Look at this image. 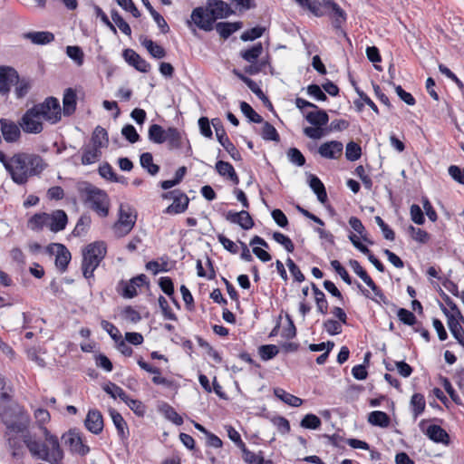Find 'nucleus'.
Returning a JSON list of instances; mask_svg holds the SVG:
<instances>
[{"label":"nucleus","mask_w":464,"mask_h":464,"mask_svg":"<svg viewBox=\"0 0 464 464\" xmlns=\"http://www.w3.org/2000/svg\"><path fill=\"white\" fill-rule=\"evenodd\" d=\"M273 238L278 244L282 245L285 248L286 251L291 253L295 250L294 243L288 237L285 236L284 234H282L280 232H275L273 234Z\"/></svg>","instance_id":"4d7b16f0"},{"label":"nucleus","mask_w":464,"mask_h":464,"mask_svg":"<svg viewBox=\"0 0 464 464\" xmlns=\"http://www.w3.org/2000/svg\"><path fill=\"white\" fill-rule=\"evenodd\" d=\"M411 406L414 418H417L425 410L426 402L424 396L420 393H414L411 399Z\"/></svg>","instance_id":"a19ab883"},{"label":"nucleus","mask_w":464,"mask_h":464,"mask_svg":"<svg viewBox=\"0 0 464 464\" xmlns=\"http://www.w3.org/2000/svg\"><path fill=\"white\" fill-rule=\"evenodd\" d=\"M324 327L325 331L331 335H336L342 333V324L336 320H326L324 323Z\"/></svg>","instance_id":"338daca9"},{"label":"nucleus","mask_w":464,"mask_h":464,"mask_svg":"<svg viewBox=\"0 0 464 464\" xmlns=\"http://www.w3.org/2000/svg\"><path fill=\"white\" fill-rule=\"evenodd\" d=\"M450 176L457 182L464 185V169H461L459 167L451 165L449 167Z\"/></svg>","instance_id":"774afa93"},{"label":"nucleus","mask_w":464,"mask_h":464,"mask_svg":"<svg viewBox=\"0 0 464 464\" xmlns=\"http://www.w3.org/2000/svg\"><path fill=\"white\" fill-rule=\"evenodd\" d=\"M121 317L127 321V322H130V323H138L139 321H140L141 319V316L140 314V313L138 311H136L135 309H133L131 306H126L122 311H121Z\"/></svg>","instance_id":"13d9d810"},{"label":"nucleus","mask_w":464,"mask_h":464,"mask_svg":"<svg viewBox=\"0 0 464 464\" xmlns=\"http://www.w3.org/2000/svg\"><path fill=\"white\" fill-rule=\"evenodd\" d=\"M311 286L314 294L318 312L323 314H326L328 310V303L325 299L324 294L315 285V284L312 283Z\"/></svg>","instance_id":"4c0bfd02"},{"label":"nucleus","mask_w":464,"mask_h":464,"mask_svg":"<svg viewBox=\"0 0 464 464\" xmlns=\"http://www.w3.org/2000/svg\"><path fill=\"white\" fill-rule=\"evenodd\" d=\"M343 143L332 140L323 143L318 150L319 154L325 159H338L343 152Z\"/></svg>","instance_id":"412c9836"},{"label":"nucleus","mask_w":464,"mask_h":464,"mask_svg":"<svg viewBox=\"0 0 464 464\" xmlns=\"http://www.w3.org/2000/svg\"><path fill=\"white\" fill-rule=\"evenodd\" d=\"M37 114L52 124L58 122L62 117L59 101L54 97H48L44 102L35 104L34 107Z\"/></svg>","instance_id":"0eeeda50"},{"label":"nucleus","mask_w":464,"mask_h":464,"mask_svg":"<svg viewBox=\"0 0 464 464\" xmlns=\"http://www.w3.org/2000/svg\"><path fill=\"white\" fill-rule=\"evenodd\" d=\"M397 315L400 321L407 325H414L417 322L414 314L405 308H400L398 310Z\"/></svg>","instance_id":"680f3d73"},{"label":"nucleus","mask_w":464,"mask_h":464,"mask_svg":"<svg viewBox=\"0 0 464 464\" xmlns=\"http://www.w3.org/2000/svg\"><path fill=\"white\" fill-rule=\"evenodd\" d=\"M67 221L66 213L63 210L57 209L49 214L48 227L53 232H59L65 228Z\"/></svg>","instance_id":"5701e85b"},{"label":"nucleus","mask_w":464,"mask_h":464,"mask_svg":"<svg viewBox=\"0 0 464 464\" xmlns=\"http://www.w3.org/2000/svg\"><path fill=\"white\" fill-rule=\"evenodd\" d=\"M77 189L85 206L101 217L108 216L110 199L104 190L88 182L79 183Z\"/></svg>","instance_id":"39448f33"},{"label":"nucleus","mask_w":464,"mask_h":464,"mask_svg":"<svg viewBox=\"0 0 464 464\" xmlns=\"http://www.w3.org/2000/svg\"><path fill=\"white\" fill-rule=\"evenodd\" d=\"M110 416L112 420L114 426L117 429L118 435L121 439H125L128 434V427H127V423L124 420L123 417L121 415V413H119L117 411H115L113 409L110 410Z\"/></svg>","instance_id":"c756f323"},{"label":"nucleus","mask_w":464,"mask_h":464,"mask_svg":"<svg viewBox=\"0 0 464 464\" xmlns=\"http://www.w3.org/2000/svg\"><path fill=\"white\" fill-rule=\"evenodd\" d=\"M20 126L24 132L38 134L43 130L42 118L32 107L21 118Z\"/></svg>","instance_id":"9d476101"},{"label":"nucleus","mask_w":464,"mask_h":464,"mask_svg":"<svg viewBox=\"0 0 464 464\" xmlns=\"http://www.w3.org/2000/svg\"><path fill=\"white\" fill-rule=\"evenodd\" d=\"M136 222V215L128 205H121L119 219L113 226V232L117 237L128 235Z\"/></svg>","instance_id":"6e6552de"},{"label":"nucleus","mask_w":464,"mask_h":464,"mask_svg":"<svg viewBox=\"0 0 464 464\" xmlns=\"http://www.w3.org/2000/svg\"><path fill=\"white\" fill-rule=\"evenodd\" d=\"M86 429L93 434H100L103 429V418L98 410H90L84 420Z\"/></svg>","instance_id":"a211bd4d"},{"label":"nucleus","mask_w":464,"mask_h":464,"mask_svg":"<svg viewBox=\"0 0 464 464\" xmlns=\"http://www.w3.org/2000/svg\"><path fill=\"white\" fill-rule=\"evenodd\" d=\"M15 85V95L17 98H23L24 97L28 92L30 91L31 89V82L29 80H26L24 78L23 79H20L18 77V81L17 82H14V84Z\"/></svg>","instance_id":"09e8293b"},{"label":"nucleus","mask_w":464,"mask_h":464,"mask_svg":"<svg viewBox=\"0 0 464 464\" xmlns=\"http://www.w3.org/2000/svg\"><path fill=\"white\" fill-rule=\"evenodd\" d=\"M300 425L304 429L315 430L321 425V420L314 414H306L301 420Z\"/></svg>","instance_id":"5fc2aeb1"},{"label":"nucleus","mask_w":464,"mask_h":464,"mask_svg":"<svg viewBox=\"0 0 464 464\" xmlns=\"http://www.w3.org/2000/svg\"><path fill=\"white\" fill-rule=\"evenodd\" d=\"M261 135L262 138L266 140L279 141L280 140L279 134L276 128L267 121L264 122L263 124Z\"/></svg>","instance_id":"de8ad7c7"},{"label":"nucleus","mask_w":464,"mask_h":464,"mask_svg":"<svg viewBox=\"0 0 464 464\" xmlns=\"http://www.w3.org/2000/svg\"><path fill=\"white\" fill-rule=\"evenodd\" d=\"M424 420L421 421L420 427L423 426ZM423 429V428H421ZM425 435L432 441L436 443H442L444 445L450 444V436L448 432L442 429L440 426L436 424H431L428 426V428L424 430H422Z\"/></svg>","instance_id":"f3484780"},{"label":"nucleus","mask_w":464,"mask_h":464,"mask_svg":"<svg viewBox=\"0 0 464 464\" xmlns=\"http://www.w3.org/2000/svg\"><path fill=\"white\" fill-rule=\"evenodd\" d=\"M243 453V459L248 464H264L265 459L262 456L257 455L250 450H248L244 445V448L240 449Z\"/></svg>","instance_id":"864d4df0"},{"label":"nucleus","mask_w":464,"mask_h":464,"mask_svg":"<svg viewBox=\"0 0 464 464\" xmlns=\"http://www.w3.org/2000/svg\"><path fill=\"white\" fill-rule=\"evenodd\" d=\"M102 155V151L100 148L92 146L90 148L85 149L82 157V163L83 165H90L94 163L96 160L100 159Z\"/></svg>","instance_id":"79ce46f5"},{"label":"nucleus","mask_w":464,"mask_h":464,"mask_svg":"<svg viewBox=\"0 0 464 464\" xmlns=\"http://www.w3.org/2000/svg\"><path fill=\"white\" fill-rule=\"evenodd\" d=\"M234 14L231 7L222 0H208L206 9L197 7L192 11L191 20L200 29L211 31L217 19L228 17Z\"/></svg>","instance_id":"20e7f679"},{"label":"nucleus","mask_w":464,"mask_h":464,"mask_svg":"<svg viewBox=\"0 0 464 464\" xmlns=\"http://www.w3.org/2000/svg\"><path fill=\"white\" fill-rule=\"evenodd\" d=\"M240 110L242 113L252 122L261 123L263 118L246 102H240Z\"/></svg>","instance_id":"a18cd8bd"},{"label":"nucleus","mask_w":464,"mask_h":464,"mask_svg":"<svg viewBox=\"0 0 464 464\" xmlns=\"http://www.w3.org/2000/svg\"><path fill=\"white\" fill-rule=\"evenodd\" d=\"M107 252L106 245L102 241L89 244L83 250L82 274L85 278L93 276L94 270L98 267Z\"/></svg>","instance_id":"423d86ee"},{"label":"nucleus","mask_w":464,"mask_h":464,"mask_svg":"<svg viewBox=\"0 0 464 464\" xmlns=\"http://www.w3.org/2000/svg\"><path fill=\"white\" fill-rule=\"evenodd\" d=\"M265 31V28L263 27H260V26H256V27H254L252 29H249L246 32H244L240 38L242 41L244 42H247V41H253L256 38H259L262 36L263 33Z\"/></svg>","instance_id":"e2e57ef3"},{"label":"nucleus","mask_w":464,"mask_h":464,"mask_svg":"<svg viewBox=\"0 0 464 464\" xmlns=\"http://www.w3.org/2000/svg\"><path fill=\"white\" fill-rule=\"evenodd\" d=\"M63 114L70 116L76 109V93L72 88H68L64 91L63 99Z\"/></svg>","instance_id":"bb28decb"},{"label":"nucleus","mask_w":464,"mask_h":464,"mask_svg":"<svg viewBox=\"0 0 464 464\" xmlns=\"http://www.w3.org/2000/svg\"><path fill=\"white\" fill-rule=\"evenodd\" d=\"M121 134L130 143H135L140 140V135L130 124H127L122 128Z\"/></svg>","instance_id":"0e129e2a"},{"label":"nucleus","mask_w":464,"mask_h":464,"mask_svg":"<svg viewBox=\"0 0 464 464\" xmlns=\"http://www.w3.org/2000/svg\"><path fill=\"white\" fill-rule=\"evenodd\" d=\"M160 411L164 414V416L175 423L176 425H181L183 423V419L178 412L175 411L173 407L165 403L160 407Z\"/></svg>","instance_id":"c03bdc74"},{"label":"nucleus","mask_w":464,"mask_h":464,"mask_svg":"<svg viewBox=\"0 0 464 464\" xmlns=\"http://www.w3.org/2000/svg\"><path fill=\"white\" fill-rule=\"evenodd\" d=\"M141 44L147 49L150 54L157 59H161L166 56V51L163 47L154 43L150 39H144Z\"/></svg>","instance_id":"e433bc0d"},{"label":"nucleus","mask_w":464,"mask_h":464,"mask_svg":"<svg viewBox=\"0 0 464 464\" xmlns=\"http://www.w3.org/2000/svg\"><path fill=\"white\" fill-rule=\"evenodd\" d=\"M309 186L312 190L316 194L317 199L324 204L327 200V193L323 182L314 175H309Z\"/></svg>","instance_id":"cd10ccee"},{"label":"nucleus","mask_w":464,"mask_h":464,"mask_svg":"<svg viewBox=\"0 0 464 464\" xmlns=\"http://www.w3.org/2000/svg\"><path fill=\"white\" fill-rule=\"evenodd\" d=\"M212 125L215 129L216 136L218 142L229 153L230 157L234 160H240L241 155L235 147V145L230 141V140L227 136L221 121L218 118H215L212 120Z\"/></svg>","instance_id":"1a4fd4ad"},{"label":"nucleus","mask_w":464,"mask_h":464,"mask_svg":"<svg viewBox=\"0 0 464 464\" xmlns=\"http://www.w3.org/2000/svg\"><path fill=\"white\" fill-rule=\"evenodd\" d=\"M140 165L143 169H147V171L154 176L156 175L159 170L160 167L157 164L153 163V157L152 154L150 152H144L140 155Z\"/></svg>","instance_id":"58836bf2"},{"label":"nucleus","mask_w":464,"mask_h":464,"mask_svg":"<svg viewBox=\"0 0 464 464\" xmlns=\"http://www.w3.org/2000/svg\"><path fill=\"white\" fill-rule=\"evenodd\" d=\"M361 155L362 149L357 143L351 141L346 145L345 156L348 160H357Z\"/></svg>","instance_id":"8fccbe9b"},{"label":"nucleus","mask_w":464,"mask_h":464,"mask_svg":"<svg viewBox=\"0 0 464 464\" xmlns=\"http://www.w3.org/2000/svg\"><path fill=\"white\" fill-rule=\"evenodd\" d=\"M66 53L77 65L83 63V52L79 46H67Z\"/></svg>","instance_id":"6e6d98bb"},{"label":"nucleus","mask_w":464,"mask_h":464,"mask_svg":"<svg viewBox=\"0 0 464 464\" xmlns=\"http://www.w3.org/2000/svg\"><path fill=\"white\" fill-rule=\"evenodd\" d=\"M0 419L6 428L5 438L10 449L13 450V456L19 455L17 450L20 448L16 436L26 430L30 418L23 408L17 403L7 400L5 392L0 401Z\"/></svg>","instance_id":"f257e3e1"},{"label":"nucleus","mask_w":464,"mask_h":464,"mask_svg":"<svg viewBox=\"0 0 464 464\" xmlns=\"http://www.w3.org/2000/svg\"><path fill=\"white\" fill-rule=\"evenodd\" d=\"M226 219L231 223L239 225L243 229H250L254 227V221L250 214L242 210L240 212L228 211L226 215Z\"/></svg>","instance_id":"aec40b11"},{"label":"nucleus","mask_w":464,"mask_h":464,"mask_svg":"<svg viewBox=\"0 0 464 464\" xmlns=\"http://www.w3.org/2000/svg\"><path fill=\"white\" fill-rule=\"evenodd\" d=\"M149 140L156 144H162L165 142L166 130L159 124H152L148 130Z\"/></svg>","instance_id":"473e14b6"},{"label":"nucleus","mask_w":464,"mask_h":464,"mask_svg":"<svg viewBox=\"0 0 464 464\" xmlns=\"http://www.w3.org/2000/svg\"><path fill=\"white\" fill-rule=\"evenodd\" d=\"M44 440L42 441L35 434H25L24 443L31 455L51 464H61L63 452L60 447L57 436L52 434L46 428L41 427Z\"/></svg>","instance_id":"f03ea898"},{"label":"nucleus","mask_w":464,"mask_h":464,"mask_svg":"<svg viewBox=\"0 0 464 464\" xmlns=\"http://www.w3.org/2000/svg\"><path fill=\"white\" fill-rule=\"evenodd\" d=\"M123 57L130 65L141 72H147L150 69V63L132 49H126Z\"/></svg>","instance_id":"6ab92c4d"},{"label":"nucleus","mask_w":464,"mask_h":464,"mask_svg":"<svg viewBox=\"0 0 464 464\" xmlns=\"http://www.w3.org/2000/svg\"><path fill=\"white\" fill-rule=\"evenodd\" d=\"M92 141L93 146L98 148L106 147L108 144V134L105 129L97 126L92 133Z\"/></svg>","instance_id":"ea45409f"},{"label":"nucleus","mask_w":464,"mask_h":464,"mask_svg":"<svg viewBox=\"0 0 464 464\" xmlns=\"http://www.w3.org/2000/svg\"><path fill=\"white\" fill-rule=\"evenodd\" d=\"M49 214L38 213L34 214L28 220V227L32 230H41L44 227H48Z\"/></svg>","instance_id":"c9c22d12"},{"label":"nucleus","mask_w":464,"mask_h":464,"mask_svg":"<svg viewBox=\"0 0 464 464\" xmlns=\"http://www.w3.org/2000/svg\"><path fill=\"white\" fill-rule=\"evenodd\" d=\"M23 37L34 44H47L54 40L53 34L47 31L27 32L23 34Z\"/></svg>","instance_id":"b1692460"},{"label":"nucleus","mask_w":464,"mask_h":464,"mask_svg":"<svg viewBox=\"0 0 464 464\" xmlns=\"http://www.w3.org/2000/svg\"><path fill=\"white\" fill-rule=\"evenodd\" d=\"M301 7L308 9L315 16H322L324 14L321 11V4L318 0H295Z\"/></svg>","instance_id":"37998d69"},{"label":"nucleus","mask_w":464,"mask_h":464,"mask_svg":"<svg viewBox=\"0 0 464 464\" xmlns=\"http://www.w3.org/2000/svg\"><path fill=\"white\" fill-rule=\"evenodd\" d=\"M263 53V45L257 43L251 48L240 52V56L249 63H256L258 57Z\"/></svg>","instance_id":"7c9ffc66"},{"label":"nucleus","mask_w":464,"mask_h":464,"mask_svg":"<svg viewBox=\"0 0 464 464\" xmlns=\"http://www.w3.org/2000/svg\"><path fill=\"white\" fill-rule=\"evenodd\" d=\"M368 421L374 426L386 428L390 425L391 420L387 413L380 411H372L368 416Z\"/></svg>","instance_id":"72a5a7b5"},{"label":"nucleus","mask_w":464,"mask_h":464,"mask_svg":"<svg viewBox=\"0 0 464 464\" xmlns=\"http://www.w3.org/2000/svg\"><path fill=\"white\" fill-rule=\"evenodd\" d=\"M20 127L10 120L0 119V130L6 142L13 143L20 139Z\"/></svg>","instance_id":"dca6fc26"},{"label":"nucleus","mask_w":464,"mask_h":464,"mask_svg":"<svg viewBox=\"0 0 464 464\" xmlns=\"http://www.w3.org/2000/svg\"><path fill=\"white\" fill-rule=\"evenodd\" d=\"M258 353L263 361H268L278 354L279 349L275 344H266L258 348Z\"/></svg>","instance_id":"49530a36"},{"label":"nucleus","mask_w":464,"mask_h":464,"mask_svg":"<svg viewBox=\"0 0 464 464\" xmlns=\"http://www.w3.org/2000/svg\"><path fill=\"white\" fill-rule=\"evenodd\" d=\"M441 310L444 313V314L448 318V326L454 336V338L464 346V330L459 322V320L455 317L454 314H450L446 307L441 305Z\"/></svg>","instance_id":"4be33fe9"},{"label":"nucleus","mask_w":464,"mask_h":464,"mask_svg":"<svg viewBox=\"0 0 464 464\" xmlns=\"http://www.w3.org/2000/svg\"><path fill=\"white\" fill-rule=\"evenodd\" d=\"M165 142L168 143L169 150H179L182 146V135L180 131L174 128L169 127L166 130Z\"/></svg>","instance_id":"393cba45"},{"label":"nucleus","mask_w":464,"mask_h":464,"mask_svg":"<svg viewBox=\"0 0 464 464\" xmlns=\"http://www.w3.org/2000/svg\"><path fill=\"white\" fill-rule=\"evenodd\" d=\"M147 276L143 274L139 275L130 281H121L120 286L121 287V295L122 297L130 299L137 295V287L146 284Z\"/></svg>","instance_id":"2eb2a0df"},{"label":"nucleus","mask_w":464,"mask_h":464,"mask_svg":"<svg viewBox=\"0 0 464 464\" xmlns=\"http://www.w3.org/2000/svg\"><path fill=\"white\" fill-rule=\"evenodd\" d=\"M216 169L220 176L227 177L230 179L234 184H238L239 179L237 174L236 173L233 166L227 161L218 160L216 163Z\"/></svg>","instance_id":"a878e982"},{"label":"nucleus","mask_w":464,"mask_h":464,"mask_svg":"<svg viewBox=\"0 0 464 464\" xmlns=\"http://www.w3.org/2000/svg\"><path fill=\"white\" fill-rule=\"evenodd\" d=\"M62 440L72 453L84 456L90 451L89 447L83 442L80 433L74 430H69L67 433H64Z\"/></svg>","instance_id":"9b49d317"},{"label":"nucleus","mask_w":464,"mask_h":464,"mask_svg":"<svg viewBox=\"0 0 464 464\" xmlns=\"http://www.w3.org/2000/svg\"><path fill=\"white\" fill-rule=\"evenodd\" d=\"M48 251L51 253H56L55 266L62 271L64 272L71 260L70 251L63 244L53 243L48 246Z\"/></svg>","instance_id":"4468645a"},{"label":"nucleus","mask_w":464,"mask_h":464,"mask_svg":"<svg viewBox=\"0 0 464 464\" xmlns=\"http://www.w3.org/2000/svg\"><path fill=\"white\" fill-rule=\"evenodd\" d=\"M242 26V23L236 22V23H218L216 24V30L219 34V35L227 39L233 33L240 29Z\"/></svg>","instance_id":"2f4dec72"},{"label":"nucleus","mask_w":464,"mask_h":464,"mask_svg":"<svg viewBox=\"0 0 464 464\" xmlns=\"http://www.w3.org/2000/svg\"><path fill=\"white\" fill-rule=\"evenodd\" d=\"M105 392L110 394L113 399L119 397L121 401L127 400L128 395L126 392L115 383H110L103 387Z\"/></svg>","instance_id":"603ef678"},{"label":"nucleus","mask_w":464,"mask_h":464,"mask_svg":"<svg viewBox=\"0 0 464 464\" xmlns=\"http://www.w3.org/2000/svg\"><path fill=\"white\" fill-rule=\"evenodd\" d=\"M409 234L413 240L420 243H426L430 237L425 230L414 227L413 226L409 227Z\"/></svg>","instance_id":"bf43d9fd"},{"label":"nucleus","mask_w":464,"mask_h":464,"mask_svg":"<svg viewBox=\"0 0 464 464\" xmlns=\"http://www.w3.org/2000/svg\"><path fill=\"white\" fill-rule=\"evenodd\" d=\"M18 81V72L9 66H0V94L9 93L11 86Z\"/></svg>","instance_id":"ddd939ff"},{"label":"nucleus","mask_w":464,"mask_h":464,"mask_svg":"<svg viewBox=\"0 0 464 464\" xmlns=\"http://www.w3.org/2000/svg\"><path fill=\"white\" fill-rule=\"evenodd\" d=\"M46 168L47 164L40 155L18 152L11 157L6 171L14 183L24 185L30 177L40 175Z\"/></svg>","instance_id":"7ed1b4c3"},{"label":"nucleus","mask_w":464,"mask_h":464,"mask_svg":"<svg viewBox=\"0 0 464 464\" xmlns=\"http://www.w3.org/2000/svg\"><path fill=\"white\" fill-rule=\"evenodd\" d=\"M305 120L314 126L323 127L327 124L329 116L326 111L323 110H317L308 112L305 115Z\"/></svg>","instance_id":"c85d7f7f"},{"label":"nucleus","mask_w":464,"mask_h":464,"mask_svg":"<svg viewBox=\"0 0 464 464\" xmlns=\"http://www.w3.org/2000/svg\"><path fill=\"white\" fill-rule=\"evenodd\" d=\"M111 19L118 28L126 35H130L131 29L129 24L121 16L117 11L111 12Z\"/></svg>","instance_id":"3c124183"},{"label":"nucleus","mask_w":464,"mask_h":464,"mask_svg":"<svg viewBox=\"0 0 464 464\" xmlns=\"http://www.w3.org/2000/svg\"><path fill=\"white\" fill-rule=\"evenodd\" d=\"M124 402L138 416H143L144 415V413H145V405L140 401L130 399L128 396L127 400H125Z\"/></svg>","instance_id":"69168bd1"},{"label":"nucleus","mask_w":464,"mask_h":464,"mask_svg":"<svg viewBox=\"0 0 464 464\" xmlns=\"http://www.w3.org/2000/svg\"><path fill=\"white\" fill-rule=\"evenodd\" d=\"M287 157L289 160L299 167L304 166L305 159L301 151L296 148H291L287 151Z\"/></svg>","instance_id":"052dcab7"},{"label":"nucleus","mask_w":464,"mask_h":464,"mask_svg":"<svg viewBox=\"0 0 464 464\" xmlns=\"http://www.w3.org/2000/svg\"><path fill=\"white\" fill-rule=\"evenodd\" d=\"M165 198H172L173 202L166 208L168 214H179L188 208L189 199L188 196L179 190H173L163 195Z\"/></svg>","instance_id":"f8f14e48"},{"label":"nucleus","mask_w":464,"mask_h":464,"mask_svg":"<svg viewBox=\"0 0 464 464\" xmlns=\"http://www.w3.org/2000/svg\"><path fill=\"white\" fill-rule=\"evenodd\" d=\"M275 392V395L280 399L281 401H283L285 403L290 405V406H293V407H299L302 405L303 403V400L293 395V394H290L288 392H286L285 390L283 389H280V388H277V389H275L274 391Z\"/></svg>","instance_id":"f704fd0d"}]
</instances>
